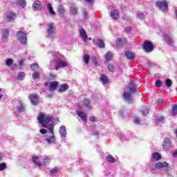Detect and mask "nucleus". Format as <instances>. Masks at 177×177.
<instances>
[{"label":"nucleus","instance_id":"f257e3e1","mask_svg":"<svg viewBox=\"0 0 177 177\" xmlns=\"http://www.w3.org/2000/svg\"><path fill=\"white\" fill-rule=\"evenodd\" d=\"M37 120L39 124L42 125L43 128H48L49 131V132H48L46 135V138H44L45 142H46L48 145H53L56 143V137L55 136V132L53 131V125H48V124L50 122L51 120L50 116L44 113H40L37 117Z\"/></svg>","mask_w":177,"mask_h":177},{"label":"nucleus","instance_id":"f03ea898","mask_svg":"<svg viewBox=\"0 0 177 177\" xmlns=\"http://www.w3.org/2000/svg\"><path fill=\"white\" fill-rule=\"evenodd\" d=\"M32 162L38 167L39 168H42V165L45 167L46 165H48L49 162H50V158L46 157L43 160V163L41 164V162H39V158L38 156H33L32 157Z\"/></svg>","mask_w":177,"mask_h":177},{"label":"nucleus","instance_id":"7ed1b4c3","mask_svg":"<svg viewBox=\"0 0 177 177\" xmlns=\"http://www.w3.org/2000/svg\"><path fill=\"white\" fill-rule=\"evenodd\" d=\"M57 57L58 59L55 62V70H58L59 68H64V67H68V63H67V62L59 58V57Z\"/></svg>","mask_w":177,"mask_h":177},{"label":"nucleus","instance_id":"20e7f679","mask_svg":"<svg viewBox=\"0 0 177 177\" xmlns=\"http://www.w3.org/2000/svg\"><path fill=\"white\" fill-rule=\"evenodd\" d=\"M17 36L22 45H27V35H26V32L18 31Z\"/></svg>","mask_w":177,"mask_h":177},{"label":"nucleus","instance_id":"39448f33","mask_svg":"<svg viewBox=\"0 0 177 177\" xmlns=\"http://www.w3.org/2000/svg\"><path fill=\"white\" fill-rule=\"evenodd\" d=\"M47 35L49 38H55V35H56V32L55 31V27H53V24H49L48 25Z\"/></svg>","mask_w":177,"mask_h":177},{"label":"nucleus","instance_id":"423d86ee","mask_svg":"<svg viewBox=\"0 0 177 177\" xmlns=\"http://www.w3.org/2000/svg\"><path fill=\"white\" fill-rule=\"evenodd\" d=\"M143 49H144V50H145L148 53H150V52H153V50L154 49V46H153V43H151V41H146L144 43Z\"/></svg>","mask_w":177,"mask_h":177},{"label":"nucleus","instance_id":"0eeeda50","mask_svg":"<svg viewBox=\"0 0 177 177\" xmlns=\"http://www.w3.org/2000/svg\"><path fill=\"white\" fill-rule=\"evenodd\" d=\"M172 146V140L169 138H165L162 142V147L164 150H169Z\"/></svg>","mask_w":177,"mask_h":177},{"label":"nucleus","instance_id":"6e6552de","mask_svg":"<svg viewBox=\"0 0 177 177\" xmlns=\"http://www.w3.org/2000/svg\"><path fill=\"white\" fill-rule=\"evenodd\" d=\"M156 6L161 10H167L168 8V3L165 0L156 1Z\"/></svg>","mask_w":177,"mask_h":177},{"label":"nucleus","instance_id":"1a4fd4ad","mask_svg":"<svg viewBox=\"0 0 177 177\" xmlns=\"http://www.w3.org/2000/svg\"><path fill=\"white\" fill-rule=\"evenodd\" d=\"M17 113H24L26 111V105L21 101H17Z\"/></svg>","mask_w":177,"mask_h":177},{"label":"nucleus","instance_id":"9d476101","mask_svg":"<svg viewBox=\"0 0 177 177\" xmlns=\"http://www.w3.org/2000/svg\"><path fill=\"white\" fill-rule=\"evenodd\" d=\"M132 93L133 92L128 91H124L123 93V98L126 102H133V98H132Z\"/></svg>","mask_w":177,"mask_h":177},{"label":"nucleus","instance_id":"9b49d317","mask_svg":"<svg viewBox=\"0 0 177 177\" xmlns=\"http://www.w3.org/2000/svg\"><path fill=\"white\" fill-rule=\"evenodd\" d=\"M169 165L167 162H158L155 164L156 169H162V168H168Z\"/></svg>","mask_w":177,"mask_h":177},{"label":"nucleus","instance_id":"f8f14e48","mask_svg":"<svg viewBox=\"0 0 177 177\" xmlns=\"http://www.w3.org/2000/svg\"><path fill=\"white\" fill-rule=\"evenodd\" d=\"M30 100L32 104H33L34 106H37V104L39 102L38 96L35 94H31L30 95Z\"/></svg>","mask_w":177,"mask_h":177},{"label":"nucleus","instance_id":"ddd939ff","mask_svg":"<svg viewBox=\"0 0 177 177\" xmlns=\"http://www.w3.org/2000/svg\"><path fill=\"white\" fill-rule=\"evenodd\" d=\"M32 8L34 10H41V9H42V4L41 3V1L35 0L33 3Z\"/></svg>","mask_w":177,"mask_h":177},{"label":"nucleus","instance_id":"4468645a","mask_svg":"<svg viewBox=\"0 0 177 177\" xmlns=\"http://www.w3.org/2000/svg\"><path fill=\"white\" fill-rule=\"evenodd\" d=\"M2 35V41L4 44H6V42H8V37H9V30H8V28L4 29L3 30Z\"/></svg>","mask_w":177,"mask_h":177},{"label":"nucleus","instance_id":"2eb2a0df","mask_svg":"<svg viewBox=\"0 0 177 177\" xmlns=\"http://www.w3.org/2000/svg\"><path fill=\"white\" fill-rule=\"evenodd\" d=\"M165 39L168 45H170L171 46L174 45V39L172 38L171 35L165 34Z\"/></svg>","mask_w":177,"mask_h":177},{"label":"nucleus","instance_id":"dca6fc26","mask_svg":"<svg viewBox=\"0 0 177 177\" xmlns=\"http://www.w3.org/2000/svg\"><path fill=\"white\" fill-rule=\"evenodd\" d=\"M16 19V14L15 12H8L6 14V21H13Z\"/></svg>","mask_w":177,"mask_h":177},{"label":"nucleus","instance_id":"f3484780","mask_svg":"<svg viewBox=\"0 0 177 177\" xmlns=\"http://www.w3.org/2000/svg\"><path fill=\"white\" fill-rule=\"evenodd\" d=\"M100 81L102 85H107V84H110V80H109V77L106 76L104 74H102L100 77Z\"/></svg>","mask_w":177,"mask_h":177},{"label":"nucleus","instance_id":"a211bd4d","mask_svg":"<svg viewBox=\"0 0 177 177\" xmlns=\"http://www.w3.org/2000/svg\"><path fill=\"white\" fill-rule=\"evenodd\" d=\"M111 17L113 20H117V19L120 18V14H118V11L115 10H111Z\"/></svg>","mask_w":177,"mask_h":177},{"label":"nucleus","instance_id":"6ab92c4d","mask_svg":"<svg viewBox=\"0 0 177 177\" xmlns=\"http://www.w3.org/2000/svg\"><path fill=\"white\" fill-rule=\"evenodd\" d=\"M80 37L83 39L84 42H86L88 41V35H86V32L85 31V29L82 28L80 30Z\"/></svg>","mask_w":177,"mask_h":177},{"label":"nucleus","instance_id":"aec40b11","mask_svg":"<svg viewBox=\"0 0 177 177\" xmlns=\"http://www.w3.org/2000/svg\"><path fill=\"white\" fill-rule=\"evenodd\" d=\"M60 136L62 138H66L67 136V131H66V127L61 126L59 130Z\"/></svg>","mask_w":177,"mask_h":177},{"label":"nucleus","instance_id":"412c9836","mask_svg":"<svg viewBox=\"0 0 177 177\" xmlns=\"http://www.w3.org/2000/svg\"><path fill=\"white\" fill-rule=\"evenodd\" d=\"M59 85V82L54 81L51 82L49 85V91H56V88H57V86Z\"/></svg>","mask_w":177,"mask_h":177},{"label":"nucleus","instance_id":"4be33fe9","mask_svg":"<svg viewBox=\"0 0 177 177\" xmlns=\"http://www.w3.org/2000/svg\"><path fill=\"white\" fill-rule=\"evenodd\" d=\"M77 114L79 117H80V118H82V121H84V122H86L87 121V115L86 113H84V112H81V111H77Z\"/></svg>","mask_w":177,"mask_h":177},{"label":"nucleus","instance_id":"5701e85b","mask_svg":"<svg viewBox=\"0 0 177 177\" xmlns=\"http://www.w3.org/2000/svg\"><path fill=\"white\" fill-rule=\"evenodd\" d=\"M127 88L129 89L131 92H135L136 91V86L135 85V82H131Z\"/></svg>","mask_w":177,"mask_h":177},{"label":"nucleus","instance_id":"b1692460","mask_svg":"<svg viewBox=\"0 0 177 177\" xmlns=\"http://www.w3.org/2000/svg\"><path fill=\"white\" fill-rule=\"evenodd\" d=\"M47 9L48 10L49 15L51 16H55L56 15V12L53 10V7H52V5L50 3L47 4Z\"/></svg>","mask_w":177,"mask_h":177},{"label":"nucleus","instance_id":"393cba45","mask_svg":"<svg viewBox=\"0 0 177 177\" xmlns=\"http://www.w3.org/2000/svg\"><path fill=\"white\" fill-rule=\"evenodd\" d=\"M68 89V84H64L60 86L58 92L62 93V92H66Z\"/></svg>","mask_w":177,"mask_h":177},{"label":"nucleus","instance_id":"a878e982","mask_svg":"<svg viewBox=\"0 0 177 177\" xmlns=\"http://www.w3.org/2000/svg\"><path fill=\"white\" fill-rule=\"evenodd\" d=\"M124 55L126 56V57L127 59H129V60H133V59H135V54L131 52H126L124 53Z\"/></svg>","mask_w":177,"mask_h":177},{"label":"nucleus","instance_id":"bb28decb","mask_svg":"<svg viewBox=\"0 0 177 177\" xmlns=\"http://www.w3.org/2000/svg\"><path fill=\"white\" fill-rule=\"evenodd\" d=\"M57 13L59 16H62V15H64L66 13L65 9L63 8V6H59L57 8Z\"/></svg>","mask_w":177,"mask_h":177},{"label":"nucleus","instance_id":"cd10ccee","mask_svg":"<svg viewBox=\"0 0 177 177\" xmlns=\"http://www.w3.org/2000/svg\"><path fill=\"white\" fill-rule=\"evenodd\" d=\"M105 158L108 162H111V164L115 162V159L111 155L106 156Z\"/></svg>","mask_w":177,"mask_h":177},{"label":"nucleus","instance_id":"c85d7f7f","mask_svg":"<svg viewBox=\"0 0 177 177\" xmlns=\"http://www.w3.org/2000/svg\"><path fill=\"white\" fill-rule=\"evenodd\" d=\"M105 59L106 62H110L113 60V54H111V52L109 51L106 53V54L105 55Z\"/></svg>","mask_w":177,"mask_h":177},{"label":"nucleus","instance_id":"c756f323","mask_svg":"<svg viewBox=\"0 0 177 177\" xmlns=\"http://www.w3.org/2000/svg\"><path fill=\"white\" fill-rule=\"evenodd\" d=\"M25 76H26V73H24V72H21V73H18L17 78L18 80H19L20 81H21L24 78Z\"/></svg>","mask_w":177,"mask_h":177},{"label":"nucleus","instance_id":"7c9ffc66","mask_svg":"<svg viewBox=\"0 0 177 177\" xmlns=\"http://www.w3.org/2000/svg\"><path fill=\"white\" fill-rule=\"evenodd\" d=\"M163 122H164V117L160 116V117H157L156 118V124H160Z\"/></svg>","mask_w":177,"mask_h":177},{"label":"nucleus","instance_id":"2f4dec72","mask_svg":"<svg viewBox=\"0 0 177 177\" xmlns=\"http://www.w3.org/2000/svg\"><path fill=\"white\" fill-rule=\"evenodd\" d=\"M152 157L153 158H154L155 160H160V158H161V156L160 155V153H158V152H155L152 154Z\"/></svg>","mask_w":177,"mask_h":177},{"label":"nucleus","instance_id":"473e14b6","mask_svg":"<svg viewBox=\"0 0 177 177\" xmlns=\"http://www.w3.org/2000/svg\"><path fill=\"white\" fill-rule=\"evenodd\" d=\"M83 102L85 106H86V107H88L89 109H91V102L89 101V100L86 98L83 100Z\"/></svg>","mask_w":177,"mask_h":177},{"label":"nucleus","instance_id":"72a5a7b5","mask_svg":"<svg viewBox=\"0 0 177 177\" xmlns=\"http://www.w3.org/2000/svg\"><path fill=\"white\" fill-rule=\"evenodd\" d=\"M165 85L166 86H167V88H171V86H172V82L171 81V80L167 79L165 80Z\"/></svg>","mask_w":177,"mask_h":177},{"label":"nucleus","instance_id":"f704fd0d","mask_svg":"<svg viewBox=\"0 0 177 177\" xmlns=\"http://www.w3.org/2000/svg\"><path fill=\"white\" fill-rule=\"evenodd\" d=\"M97 45L99 48H104V42H103V40H102V39H98Z\"/></svg>","mask_w":177,"mask_h":177},{"label":"nucleus","instance_id":"c9c22d12","mask_svg":"<svg viewBox=\"0 0 177 177\" xmlns=\"http://www.w3.org/2000/svg\"><path fill=\"white\" fill-rule=\"evenodd\" d=\"M58 171H59V169H57V167H55L51 170H50V174L51 175H56V173L58 172Z\"/></svg>","mask_w":177,"mask_h":177},{"label":"nucleus","instance_id":"e433bc0d","mask_svg":"<svg viewBox=\"0 0 177 177\" xmlns=\"http://www.w3.org/2000/svg\"><path fill=\"white\" fill-rule=\"evenodd\" d=\"M138 19H140V20H144L145 19V14L142 12H138L137 14Z\"/></svg>","mask_w":177,"mask_h":177},{"label":"nucleus","instance_id":"4c0bfd02","mask_svg":"<svg viewBox=\"0 0 177 177\" xmlns=\"http://www.w3.org/2000/svg\"><path fill=\"white\" fill-rule=\"evenodd\" d=\"M39 72H34L33 74H32V78L33 80H37L38 78H39Z\"/></svg>","mask_w":177,"mask_h":177},{"label":"nucleus","instance_id":"58836bf2","mask_svg":"<svg viewBox=\"0 0 177 177\" xmlns=\"http://www.w3.org/2000/svg\"><path fill=\"white\" fill-rule=\"evenodd\" d=\"M171 114L172 115H175V114H177V105H174L172 106Z\"/></svg>","mask_w":177,"mask_h":177},{"label":"nucleus","instance_id":"ea45409f","mask_svg":"<svg viewBox=\"0 0 177 177\" xmlns=\"http://www.w3.org/2000/svg\"><path fill=\"white\" fill-rule=\"evenodd\" d=\"M77 10L75 7L71 8V15H77Z\"/></svg>","mask_w":177,"mask_h":177},{"label":"nucleus","instance_id":"a19ab883","mask_svg":"<svg viewBox=\"0 0 177 177\" xmlns=\"http://www.w3.org/2000/svg\"><path fill=\"white\" fill-rule=\"evenodd\" d=\"M155 85L157 88H161V86H162V82H161V80H157L155 82Z\"/></svg>","mask_w":177,"mask_h":177},{"label":"nucleus","instance_id":"79ce46f5","mask_svg":"<svg viewBox=\"0 0 177 177\" xmlns=\"http://www.w3.org/2000/svg\"><path fill=\"white\" fill-rule=\"evenodd\" d=\"M30 68H31V70H32V71H37V69L38 68V64H31L30 65Z\"/></svg>","mask_w":177,"mask_h":177},{"label":"nucleus","instance_id":"37998d69","mask_svg":"<svg viewBox=\"0 0 177 177\" xmlns=\"http://www.w3.org/2000/svg\"><path fill=\"white\" fill-rule=\"evenodd\" d=\"M83 60L86 64H88L89 63V56L88 55H85L84 56Z\"/></svg>","mask_w":177,"mask_h":177},{"label":"nucleus","instance_id":"c03bdc74","mask_svg":"<svg viewBox=\"0 0 177 177\" xmlns=\"http://www.w3.org/2000/svg\"><path fill=\"white\" fill-rule=\"evenodd\" d=\"M20 3V6H21V8H24L26 5V0H18Z\"/></svg>","mask_w":177,"mask_h":177},{"label":"nucleus","instance_id":"a18cd8bd","mask_svg":"<svg viewBox=\"0 0 177 177\" xmlns=\"http://www.w3.org/2000/svg\"><path fill=\"white\" fill-rule=\"evenodd\" d=\"M116 45H118V46H121L122 45V39H121V38L116 40Z\"/></svg>","mask_w":177,"mask_h":177},{"label":"nucleus","instance_id":"49530a36","mask_svg":"<svg viewBox=\"0 0 177 177\" xmlns=\"http://www.w3.org/2000/svg\"><path fill=\"white\" fill-rule=\"evenodd\" d=\"M6 66H12L13 64V59H9L6 62Z\"/></svg>","mask_w":177,"mask_h":177},{"label":"nucleus","instance_id":"de8ad7c7","mask_svg":"<svg viewBox=\"0 0 177 177\" xmlns=\"http://www.w3.org/2000/svg\"><path fill=\"white\" fill-rule=\"evenodd\" d=\"M108 68H109V71H111V73H113V71H114V70H115V68H114V66H113V64H109L108 66Z\"/></svg>","mask_w":177,"mask_h":177},{"label":"nucleus","instance_id":"09e8293b","mask_svg":"<svg viewBox=\"0 0 177 177\" xmlns=\"http://www.w3.org/2000/svg\"><path fill=\"white\" fill-rule=\"evenodd\" d=\"M83 14L84 19H88L89 16L88 15V11L86 10H83Z\"/></svg>","mask_w":177,"mask_h":177},{"label":"nucleus","instance_id":"8fccbe9b","mask_svg":"<svg viewBox=\"0 0 177 177\" xmlns=\"http://www.w3.org/2000/svg\"><path fill=\"white\" fill-rule=\"evenodd\" d=\"M133 123L134 124H140V119L139 118H133Z\"/></svg>","mask_w":177,"mask_h":177},{"label":"nucleus","instance_id":"3c124183","mask_svg":"<svg viewBox=\"0 0 177 177\" xmlns=\"http://www.w3.org/2000/svg\"><path fill=\"white\" fill-rule=\"evenodd\" d=\"M6 168V164L1 163L0 164V171H3Z\"/></svg>","mask_w":177,"mask_h":177},{"label":"nucleus","instance_id":"603ef678","mask_svg":"<svg viewBox=\"0 0 177 177\" xmlns=\"http://www.w3.org/2000/svg\"><path fill=\"white\" fill-rule=\"evenodd\" d=\"M89 120L91 122H96V121H97V120L95 118V116H91L89 118Z\"/></svg>","mask_w":177,"mask_h":177},{"label":"nucleus","instance_id":"864d4df0","mask_svg":"<svg viewBox=\"0 0 177 177\" xmlns=\"http://www.w3.org/2000/svg\"><path fill=\"white\" fill-rule=\"evenodd\" d=\"M40 133H41L42 135H45V133H48V132L46 131V129H40Z\"/></svg>","mask_w":177,"mask_h":177},{"label":"nucleus","instance_id":"5fc2aeb1","mask_svg":"<svg viewBox=\"0 0 177 177\" xmlns=\"http://www.w3.org/2000/svg\"><path fill=\"white\" fill-rule=\"evenodd\" d=\"M143 115H147L149 114V109H146L145 110L142 111Z\"/></svg>","mask_w":177,"mask_h":177},{"label":"nucleus","instance_id":"6e6d98bb","mask_svg":"<svg viewBox=\"0 0 177 177\" xmlns=\"http://www.w3.org/2000/svg\"><path fill=\"white\" fill-rule=\"evenodd\" d=\"M172 156H173V157L177 156V150L176 149L172 151Z\"/></svg>","mask_w":177,"mask_h":177},{"label":"nucleus","instance_id":"4d7b16f0","mask_svg":"<svg viewBox=\"0 0 177 177\" xmlns=\"http://www.w3.org/2000/svg\"><path fill=\"white\" fill-rule=\"evenodd\" d=\"M2 97H3V90L0 88V99H2Z\"/></svg>","mask_w":177,"mask_h":177},{"label":"nucleus","instance_id":"13d9d810","mask_svg":"<svg viewBox=\"0 0 177 177\" xmlns=\"http://www.w3.org/2000/svg\"><path fill=\"white\" fill-rule=\"evenodd\" d=\"M131 30H132V28H131V26H127L126 28V32H129L131 31Z\"/></svg>","mask_w":177,"mask_h":177},{"label":"nucleus","instance_id":"bf43d9fd","mask_svg":"<svg viewBox=\"0 0 177 177\" xmlns=\"http://www.w3.org/2000/svg\"><path fill=\"white\" fill-rule=\"evenodd\" d=\"M92 61L93 63H95V64H97V60L96 59V58L95 57H93L92 58Z\"/></svg>","mask_w":177,"mask_h":177},{"label":"nucleus","instance_id":"052dcab7","mask_svg":"<svg viewBox=\"0 0 177 177\" xmlns=\"http://www.w3.org/2000/svg\"><path fill=\"white\" fill-rule=\"evenodd\" d=\"M157 103L159 106H161L162 104V100H158Z\"/></svg>","mask_w":177,"mask_h":177},{"label":"nucleus","instance_id":"680f3d73","mask_svg":"<svg viewBox=\"0 0 177 177\" xmlns=\"http://www.w3.org/2000/svg\"><path fill=\"white\" fill-rule=\"evenodd\" d=\"M119 139L121 142H124V140H125V136H122V138L119 137Z\"/></svg>","mask_w":177,"mask_h":177},{"label":"nucleus","instance_id":"e2e57ef3","mask_svg":"<svg viewBox=\"0 0 177 177\" xmlns=\"http://www.w3.org/2000/svg\"><path fill=\"white\" fill-rule=\"evenodd\" d=\"M12 68L16 70V68H17V64H13Z\"/></svg>","mask_w":177,"mask_h":177},{"label":"nucleus","instance_id":"0e129e2a","mask_svg":"<svg viewBox=\"0 0 177 177\" xmlns=\"http://www.w3.org/2000/svg\"><path fill=\"white\" fill-rule=\"evenodd\" d=\"M23 63H24V61L20 60L19 61V66H23Z\"/></svg>","mask_w":177,"mask_h":177},{"label":"nucleus","instance_id":"69168bd1","mask_svg":"<svg viewBox=\"0 0 177 177\" xmlns=\"http://www.w3.org/2000/svg\"><path fill=\"white\" fill-rule=\"evenodd\" d=\"M86 2H87V3H91L93 2V0H86Z\"/></svg>","mask_w":177,"mask_h":177},{"label":"nucleus","instance_id":"338daca9","mask_svg":"<svg viewBox=\"0 0 177 177\" xmlns=\"http://www.w3.org/2000/svg\"><path fill=\"white\" fill-rule=\"evenodd\" d=\"M93 135H99V132H97V131H94V132L93 133Z\"/></svg>","mask_w":177,"mask_h":177},{"label":"nucleus","instance_id":"774afa93","mask_svg":"<svg viewBox=\"0 0 177 177\" xmlns=\"http://www.w3.org/2000/svg\"><path fill=\"white\" fill-rule=\"evenodd\" d=\"M44 85H45V86H48V82H46L44 83Z\"/></svg>","mask_w":177,"mask_h":177}]
</instances>
